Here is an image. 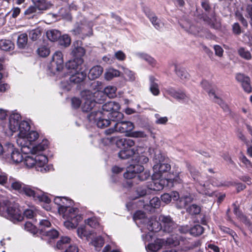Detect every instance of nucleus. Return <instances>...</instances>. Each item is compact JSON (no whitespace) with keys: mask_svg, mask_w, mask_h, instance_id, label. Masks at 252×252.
Instances as JSON below:
<instances>
[{"mask_svg":"<svg viewBox=\"0 0 252 252\" xmlns=\"http://www.w3.org/2000/svg\"><path fill=\"white\" fill-rule=\"evenodd\" d=\"M14 48V44L11 41L6 39L0 40V49L5 51H10Z\"/></svg>","mask_w":252,"mask_h":252,"instance_id":"obj_32","label":"nucleus"},{"mask_svg":"<svg viewBox=\"0 0 252 252\" xmlns=\"http://www.w3.org/2000/svg\"><path fill=\"white\" fill-rule=\"evenodd\" d=\"M28 36L26 33H22L17 39V45L20 48H24L27 45Z\"/></svg>","mask_w":252,"mask_h":252,"instance_id":"obj_36","label":"nucleus"},{"mask_svg":"<svg viewBox=\"0 0 252 252\" xmlns=\"http://www.w3.org/2000/svg\"><path fill=\"white\" fill-rule=\"evenodd\" d=\"M204 20L213 28L218 29L220 27V21L216 17L214 11L211 13L209 16L206 17Z\"/></svg>","mask_w":252,"mask_h":252,"instance_id":"obj_24","label":"nucleus"},{"mask_svg":"<svg viewBox=\"0 0 252 252\" xmlns=\"http://www.w3.org/2000/svg\"><path fill=\"white\" fill-rule=\"evenodd\" d=\"M39 137L38 133L34 130L30 131L23 138L24 143L18 144L21 147L22 152L25 154L31 153L32 154H37L45 150L47 147L46 141L36 146H33L32 142L36 141Z\"/></svg>","mask_w":252,"mask_h":252,"instance_id":"obj_3","label":"nucleus"},{"mask_svg":"<svg viewBox=\"0 0 252 252\" xmlns=\"http://www.w3.org/2000/svg\"><path fill=\"white\" fill-rule=\"evenodd\" d=\"M175 71L176 75L183 81H186L189 78V75L187 70L183 68L175 65Z\"/></svg>","mask_w":252,"mask_h":252,"instance_id":"obj_31","label":"nucleus"},{"mask_svg":"<svg viewBox=\"0 0 252 252\" xmlns=\"http://www.w3.org/2000/svg\"><path fill=\"white\" fill-rule=\"evenodd\" d=\"M104 240L101 236L95 237L92 240L91 243L96 251H99L104 244Z\"/></svg>","mask_w":252,"mask_h":252,"instance_id":"obj_37","label":"nucleus"},{"mask_svg":"<svg viewBox=\"0 0 252 252\" xmlns=\"http://www.w3.org/2000/svg\"><path fill=\"white\" fill-rule=\"evenodd\" d=\"M238 54L241 57L245 60H249L252 58L251 53L244 48H240L238 50Z\"/></svg>","mask_w":252,"mask_h":252,"instance_id":"obj_47","label":"nucleus"},{"mask_svg":"<svg viewBox=\"0 0 252 252\" xmlns=\"http://www.w3.org/2000/svg\"><path fill=\"white\" fill-rule=\"evenodd\" d=\"M5 149L4 157L9 162L14 164L22 162L24 159L23 155L18 149L15 148L12 144L6 143Z\"/></svg>","mask_w":252,"mask_h":252,"instance_id":"obj_11","label":"nucleus"},{"mask_svg":"<svg viewBox=\"0 0 252 252\" xmlns=\"http://www.w3.org/2000/svg\"><path fill=\"white\" fill-rule=\"evenodd\" d=\"M117 121L118 122L115 124L113 128H109L105 131V133L106 135H110L116 131L124 133L123 122L121 120Z\"/></svg>","mask_w":252,"mask_h":252,"instance_id":"obj_29","label":"nucleus"},{"mask_svg":"<svg viewBox=\"0 0 252 252\" xmlns=\"http://www.w3.org/2000/svg\"><path fill=\"white\" fill-rule=\"evenodd\" d=\"M0 215L14 222L23 219V212L18 206L8 202H0Z\"/></svg>","mask_w":252,"mask_h":252,"instance_id":"obj_6","label":"nucleus"},{"mask_svg":"<svg viewBox=\"0 0 252 252\" xmlns=\"http://www.w3.org/2000/svg\"><path fill=\"white\" fill-rule=\"evenodd\" d=\"M37 53L39 56L41 57H46L49 55L50 50L47 47L42 46L37 49Z\"/></svg>","mask_w":252,"mask_h":252,"instance_id":"obj_48","label":"nucleus"},{"mask_svg":"<svg viewBox=\"0 0 252 252\" xmlns=\"http://www.w3.org/2000/svg\"><path fill=\"white\" fill-rule=\"evenodd\" d=\"M159 220L161 221V224L159 223L160 229L161 227H163L164 230L168 232L172 231L174 228L175 224L171 220V218L168 216H160L159 218Z\"/></svg>","mask_w":252,"mask_h":252,"instance_id":"obj_18","label":"nucleus"},{"mask_svg":"<svg viewBox=\"0 0 252 252\" xmlns=\"http://www.w3.org/2000/svg\"><path fill=\"white\" fill-rule=\"evenodd\" d=\"M120 105L115 101H109L102 107V110H94L88 115V118L90 122L96 123L98 127L103 128L110 124V119L112 121L121 120L124 117L123 113L119 112Z\"/></svg>","mask_w":252,"mask_h":252,"instance_id":"obj_1","label":"nucleus"},{"mask_svg":"<svg viewBox=\"0 0 252 252\" xmlns=\"http://www.w3.org/2000/svg\"><path fill=\"white\" fill-rule=\"evenodd\" d=\"M25 184L19 181H14L11 183V188L19 193L22 194L23 192V188Z\"/></svg>","mask_w":252,"mask_h":252,"instance_id":"obj_35","label":"nucleus"},{"mask_svg":"<svg viewBox=\"0 0 252 252\" xmlns=\"http://www.w3.org/2000/svg\"><path fill=\"white\" fill-rule=\"evenodd\" d=\"M146 148V151L143 154H140L137 158H134V160L136 161V163H138L140 164H144L146 163L149 161V158L147 157V153L148 149L146 147H144Z\"/></svg>","mask_w":252,"mask_h":252,"instance_id":"obj_39","label":"nucleus"},{"mask_svg":"<svg viewBox=\"0 0 252 252\" xmlns=\"http://www.w3.org/2000/svg\"><path fill=\"white\" fill-rule=\"evenodd\" d=\"M85 222L91 227L97 229L98 232L103 230V226L100 225L98 219L95 217H91L85 220Z\"/></svg>","mask_w":252,"mask_h":252,"instance_id":"obj_22","label":"nucleus"},{"mask_svg":"<svg viewBox=\"0 0 252 252\" xmlns=\"http://www.w3.org/2000/svg\"><path fill=\"white\" fill-rule=\"evenodd\" d=\"M210 97L216 103H220L221 102V99L218 97L213 90H211L208 93Z\"/></svg>","mask_w":252,"mask_h":252,"instance_id":"obj_62","label":"nucleus"},{"mask_svg":"<svg viewBox=\"0 0 252 252\" xmlns=\"http://www.w3.org/2000/svg\"><path fill=\"white\" fill-rule=\"evenodd\" d=\"M154 161L156 164L153 166L154 173L152 178L159 179L164 173L170 171L171 166L168 163V159L163 157L160 153L155 155Z\"/></svg>","mask_w":252,"mask_h":252,"instance_id":"obj_7","label":"nucleus"},{"mask_svg":"<svg viewBox=\"0 0 252 252\" xmlns=\"http://www.w3.org/2000/svg\"><path fill=\"white\" fill-rule=\"evenodd\" d=\"M133 220L137 224H143L146 226L147 229L151 232L146 235L143 239L145 241H150L152 240L154 232L158 231L160 228L159 222L155 219L150 220L145 217V214L141 211H137L133 216Z\"/></svg>","mask_w":252,"mask_h":252,"instance_id":"obj_4","label":"nucleus"},{"mask_svg":"<svg viewBox=\"0 0 252 252\" xmlns=\"http://www.w3.org/2000/svg\"><path fill=\"white\" fill-rule=\"evenodd\" d=\"M165 244H168L170 245H172L176 246L179 245L180 243L178 240H174L172 238H168L166 241L163 239H157L155 241L154 243L149 244L146 247V248L149 251L156 252L159 250Z\"/></svg>","mask_w":252,"mask_h":252,"instance_id":"obj_13","label":"nucleus"},{"mask_svg":"<svg viewBox=\"0 0 252 252\" xmlns=\"http://www.w3.org/2000/svg\"><path fill=\"white\" fill-rule=\"evenodd\" d=\"M83 63L82 58H77L69 61L66 63V67L70 70H73L74 71H80L81 69V66Z\"/></svg>","mask_w":252,"mask_h":252,"instance_id":"obj_20","label":"nucleus"},{"mask_svg":"<svg viewBox=\"0 0 252 252\" xmlns=\"http://www.w3.org/2000/svg\"><path fill=\"white\" fill-rule=\"evenodd\" d=\"M150 80V90L152 94L154 95H158L159 94V86L158 80L153 76L149 77Z\"/></svg>","mask_w":252,"mask_h":252,"instance_id":"obj_27","label":"nucleus"},{"mask_svg":"<svg viewBox=\"0 0 252 252\" xmlns=\"http://www.w3.org/2000/svg\"><path fill=\"white\" fill-rule=\"evenodd\" d=\"M103 71V67L100 65L93 66L89 71L88 77L90 79L94 80L98 78Z\"/></svg>","mask_w":252,"mask_h":252,"instance_id":"obj_25","label":"nucleus"},{"mask_svg":"<svg viewBox=\"0 0 252 252\" xmlns=\"http://www.w3.org/2000/svg\"><path fill=\"white\" fill-rule=\"evenodd\" d=\"M60 43L64 46H67L70 43V38L67 34H64L60 37Z\"/></svg>","mask_w":252,"mask_h":252,"instance_id":"obj_56","label":"nucleus"},{"mask_svg":"<svg viewBox=\"0 0 252 252\" xmlns=\"http://www.w3.org/2000/svg\"><path fill=\"white\" fill-rule=\"evenodd\" d=\"M85 26L82 25L81 27L77 26L72 31L73 34L74 35H78L82 33L83 34H86L87 36H90L93 34V31L92 29L89 28V32L88 33H86L84 32Z\"/></svg>","mask_w":252,"mask_h":252,"instance_id":"obj_40","label":"nucleus"},{"mask_svg":"<svg viewBox=\"0 0 252 252\" xmlns=\"http://www.w3.org/2000/svg\"><path fill=\"white\" fill-rule=\"evenodd\" d=\"M203 231L204 229L202 226L200 225H196L190 229V233L193 236H198L202 234Z\"/></svg>","mask_w":252,"mask_h":252,"instance_id":"obj_44","label":"nucleus"},{"mask_svg":"<svg viewBox=\"0 0 252 252\" xmlns=\"http://www.w3.org/2000/svg\"><path fill=\"white\" fill-rule=\"evenodd\" d=\"M128 136L134 138H146L147 135L143 131H133L130 132Z\"/></svg>","mask_w":252,"mask_h":252,"instance_id":"obj_52","label":"nucleus"},{"mask_svg":"<svg viewBox=\"0 0 252 252\" xmlns=\"http://www.w3.org/2000/svg\"><path fill=\"white\" fill-rule=\"evenodd\" d=\"M77 234L81 238H86L88 240L89 236L84 226H81L78 228Z\"/></svg>","mask_w":252,"mask_h":252,"instance_id":"obj_58","label":"nucleus"},{"mask_svg":"<svg viewBox=\"0 0 252 252\" xmlns=\"http://www.w3.org/2000/svg\"><path fill=\"white\" fill-rule=\"evenodd\" d=\"M85 51L84 49L81 47H78L74 49L72 52V55L74 58H81L84 55Z\"/></svg>","mask_w":252,"mask_h":252,"instance_id":"obj_45","label":"nucleus"},{"mask_svg":"<svg viewBox=\"0 0 252 252\" xmlns=\"http://www.w3.org/2000/svg\"><path fill=\"white\" fill-rule=\"evenodd\" d=\"M149 19L156 29H160L163 27V24L155 15L149 16Z\"/></svg>","mask_w":252,"mask_h":252,"instance_id":"obj_46","label":"nucleus"},{"mask_svg":"<svg viewBox=\"0 0 252 252\" xmlns=\"http://www.w3.org/2000/svg\"><path fill=\"white\" fill-rule=\"evenodd\" d=\"M22 194L32 198L35 201L49 203L50 199L41 190L29 185H26L23 188Z\"/></svg>","mask_w":252,"mask_h":252,"instance_id":"obj_9","label":"nucleus"},{"mask_svg":"<svg viewBox=\"0 0 252 252\" xmlns=\"http://www.w3.org/2000/svg\"><path fill=\"white\" fill-rule=\"evenodd\" d=\"M246 11L248 15V17L250 18V23L252 27V5L249 4L246 8Z\"/></svg>","mask_w":252,"mask_h":252,"instance_id":"obj_64","label":"nucleus"},{"mask_svg":"<svg viewBox=\"0 0 252 252\" xmlns=\"http://www.w3.org/2000/svg\"><path fill=\"white\" fill-rule=\"evenodd\" d=\"M51 225L50 222L47 220H42L39 222V231L41 234H44V231L46 228H49Z\"/></svg>","mask_w":252,"mask_h":252,"instance_id":"obj_42","label":"nucleus"},{"mask_svg":"<svg viewBox=\"0 0 252 252\" xmlns=\"http://www.w3.org/2000/svg\"><path fill=\"white\" fill-rule=\"evenodd\" d=\"M35 215V212L32 209H27L24 212V216L27 218L31 219Z\"/></svg>","mask_w":252,"mask_h":252,"instance_id":"obj_63","label":"nucleus"},{"mask_svg":"<svg viewBox=\"0 0 252 252\" xmlns=\"http://www.w3.org/2000/svg\"><path fill=\"white\" fill-rule=\"evenodd\" d=\"M39 153L38 155L33 157L32 156L25 155L24 156V159L22 162L28 168H32L35 166L37 170H40L42 172L45 170L44 168L48 161L47 157Z\"/></svg>","mask_w":252,"mask_h":252,"instance_id":"obj_8","label":"nucleus"},{"mask_svg":"<svg viewBox=\"0 0 252 252\" xmlns=\"http://www.w3.org/2000/svg\"><path fill=\"white\" fill-rule=\"evenodd\" d=\"M144 170L143 166L138 163L131 164L127 167L126 172L124 174V177L127 179H133L139 173Z\"/></svg>","mask_w":252,"mask_h":252,"instance_id":"obj_16","label":"nucleus"},{"mask_svg":"<svg viewBox=\"0 0 252 252\" xmlns=\"http://www.w3.org/2000/svg\"><path fill=\"white\" fill-rule=\"evenodd\" d=\"M37 8L33 5L30 6L24 12V15L30 18L36 11Z\"/></svg>","mask_w":252,"mask_h":252,"instance_id":"obj_57","label":"nucleus"},{"mask_svg":"<svg viewBox=\"0 0 252 252\" xmlns=\"http://www.w3.org/2000/svg\"><path fill=\"white\" fill-rule=\"evenodd\" d=\"M137 178L141 181L147 180L150 176V173L149 171H142L137 175Z\"/></svg>","mask_w":252,"mask_h":252,"instance_id":"obj_59","label":"nucleus"},{"mask_svg":"<svg viewBox=\"0 0 252 252\" xmlns=\"http://www.w3.org/2000/svg\"><path fill=\"white\" fill-rule=\"evenodd\" d=\"M40 36L41 32L38 29L31 31L29 33L30 38L33 41L37 40Z\"/></svg>","mask_w":252,"mask_h":252,"instance_id":"obj_54","label":"nucleus"},{"mask_svg":"<svg viewBox=\"0 0 252 252\" xmlns=\"http://www.w3.org/2000/svg\"><path fill=\"white\" fill-rule=\"evenodd\" d=\"M187 211L191 215L199 214L201 211V208L196 204H192L187 208Z\"/></svg>","mask_w":252,"mask_h":252,"instance_id":"obj_43","label":"nucleus"},{"mask_svg":"<svg viewBox=\"0 0 252 252\" xmlns=\"http://www.w3.org/2000/svg\"><path fill=\"white\" fill-rule=\"evenodd\" d=\"M165 92L167 94L178 100H184L187 97V95L184 92L180 90H176L172 88L166 89Z\"/></svg>","mask_w":252,"mask_h":252,"instance_id":"obj_21","label":"nucleus"},{"mask_svg":"<svg viewBox=\"0 0 252 252\" xmlns=\"http://www.w3.org/2000/svg\"><path fill=\"white\" fill-rule=\"evenodd\" d=\"M102 141L105 145H107L116 142L118 147L120 148L124 147V149H130L134 145V142L132 139L129 138L119 139L118 137L104 138Z\"/></svg>","mask_w":252,"mask_h":252,"instance_id":"obj_12","label":"nucleus"},{"mask_svg":"<svg viewBox=\"0 0 252 252\" xmlns=\"http://www.w3.org/2000/svg\"><path fill=\"white\" fill-rule=\"evenodd\" d=\"M242 86L244 91L248 93L252 91V88L250 85V79H246V81L242 83Z\"/></svg>","mask_w":252,"mask_h":252,"instance_id":"obj_61","label":"nucleus"},{"mask_svg":"<svg viewBox=\"0 0 252 252\" xmlns=\"http://www.w3.org/2000/svg\"><path fill=\"white\" fill-rule=\"evenodd\" d=\"M43 236H46L50 239H55L59 236L58 231L54 229L50 230H46L44 231V234H42Z\"/></svg>","mask_w":252,"mask_h":252,"instance_id":"obj_51","label":"nucleus"},{"mask_svg":"<svg viewBox=\"0 0 252 252\" xmlns=\"http://www.w3.org/2000/svg\"><path fill=\"white\" fill-rule=\"evenodd\" d=\"M24 228L26 231L32 234H35L37 232V230L35 226L30 221H27L25 223Z\"/></svg>","mask_w":252,"mask_h":252,"instance_id":"obj_53","label":"nucleus"},{"mask_svg":"<svg viewBox=\"0 0 252 252\" xmlns=\"http://www.w3.org/2000/svg\"><path fill=\"white\" fill-rule=\"evenodd\" d=\"M61 215H62L64 219L72 220L78 223L83 219L82 216L79 213V210L76 208H72L71 206L67 207Z\"/></svg>","mask_w":252,"mask_h":252,"instance_id":"obj_15","label":"nucleus"},{"mask_svg":"<svg viewBox=\"0 0 252 252\" xmlns=\"http://www.w3.org/2000/svg\"><path fill=\"white\" fill-rule=\"evenodd\" d=\"M156 120L155 123L158 125H164L168 121V118L166 117H159L158 114L155 115Z\"/></svg>","mask_w":252,"mask_h":252,"instance_id":"obj_60","label":"nucleus"},{"mask_svg":"<svg viewBox=\"0 0 252 252\" xmlns=\"http://www.w3.org/2000/svg\"><path fill=\"white\" fill-rule=\"evenodd\" d=\"M70 239L68 237H63L58 241L57 243V248L58 249H63L66 248L70 243Z\"/></svg>","mask_w":252,"mask_h":252,"instance_id":"obj_41","label":"nucleus"},{"mask_svg":"<svg viewBox=\"0 0 252 252\" xmlns=\"http://www.w3.org/2000/svg\"><path fill=\"white\" fill-rule=\"evenodd\" d=\"M33 5L39 11H44L50 8L52 4L46 0H31Z\"/></svg>","mask_w":252,"mask_h":252,"instance_id":"obj_23","label":"nucleus"},{"mask_svg":"<svg viewBox=\"0 0 252 252\" xmlns=\"http://www.w3.org/2000/svg\"><path fill=\"white\" fill-rule=\"evenodd\" d=\"M196 180L199 184V187H198V190H199V192L203 194L210 196L211 195V193H210L209 191L206 189L205 188V184L203 183V182H202L200 179L197 178Z\"/></svg>","mask_w":252,"mask_h":252,"instance_id":"obj_50","label":"nucleus"},{"mask_svg":"<svg viewBox=\"0 0 252 252\" xmlns=\"http://www.w3.org/2000/svg\"><path fill=\"white\" fill-rule=\"evenodd\" d=\"M123 70V74L125 76L126 80L130 82L135 81L136 79L135 73L128 68L122 67Z\"/></svg>","mask_w":252,"mask_h":252,"instance_id":"obj_38","label":"nucleus"},{"mask_svg":"<svg viewBox=\"0 0 252 252\" xmlns=\"http://www.w3.org/2000/svg\"><path fill=\"white\" fill-rule=\"evenodd\" d=\"M153 185H151V188H150L151 189L154 190H160L163 189L164 186L166 185L167 186H169V183L172 182V180L169 179L167 180L166 179H154L153 178Z\"/></svg>","mask_w":252,"mask_h":252,"instance_id":"obj_19","label":"nucleus"},{"mask_svg":"<svg viewBox=\"0 0 252 252\" xmlns=\"http://www.w3.org/2000/svg\"><path fill=\"white\" fill-rule=\"evenodd\" d=\"M124 127V132L128 133V134L132 132V130L134 128L133 124L129 121H122Z\"/></svg>","mask_w":252,"mask_h":252,"instance_id":"obj_49","label":"nucleus"},{"mask_svg":"<svg viewBox=\"0 0 252 252\" xmlns=\"http://www.w3.org/2000/svg\"><path fill=\"white\" fill-rule=\"evenodd\" d=\"M69 77L70 82L74 84H77L81 82L86 78V74L82 71H74Z\"/></svg>","mask_w":252,"mask_h":252,"instance_id":"obj_26","label":"nucleus"},{"mask_svg":"<svg viewBox=\"0 0 252 252\" xmlns=\"http://www.w3.org/2000/svg\"><path fill=\"white\" fill-rule=\"evenodd\" d=\"M66 220L64 222V226L68 229H71L76 228L78 224V222L74 221L72 220L65 219Z\"/></svg>","mask_w":252,"mask_h":252,"instance_id":"obj_55","label":"nucleus"},{"mask_svg":"<svg viewBox=\"0 0 252 252\" xmlns=\"http://www.w3.org/2000/svg\"><path fill=\"white\" fill-rule=\"evenodd\" d=\"M104 78L107 81L111 80L114 77H118L120 75V72L119 70L113 68H109L106 69L104 73Z\"/></svg>","mask_w":252,"mask_h":252,"instance_id":"obj_30","label":"nucleus"},{"mask_svg":"<svg viewBox=\"0 0 252 252\" xmlns=\"http://www.w3.org/2000/svg\"><path fill=\"white\" fill-rule=\"evenodd\" d=\"M136 55L139 58H141L147 62L151 66L153 67L157 66L158 63L157 61L151 56L143 53H137Z\"/></svg>","mask_w":252,"mask_h":252,"instance_id":"obj_28","label":"nucleus"},{"mask_svg":"<svg viewBox=\"0 0 252 252\" xmlns=\"http://www.w3.org/2000/svg\"><path fill=\"white\" fill-rule=\"evenodd\" d=\"M21 116L18 113L11 114L9 118V129L11 132L19 131L17 143L18 144L24 143L23 138L30 131V126L27 121H23L19 123Z\"/></svg>","mask_w":252,"mask_h":252,"instance_id":"obj_2","label":"nucleus"},{"mask_svg":"<svg viewBox=\"0 0 252 252\" xmlns=\"http://www.w3.org/2000/svg\"><path fill=\"white\" fill-rule=\"evenodd\" d=\"M147 149L144 147H138L134 150L133 149H124L119 153V157L122 159H127L129 157H132V160H134V158H137L140 154L144 153Z\"/></svg>","mask_w":252,"mask_h":252,"instance_id":"obj_14","label":"nucleus"},{"mask_svg":"<svg viewBox=\"0 0 252 252\" xmlns=\"http://www.w3.org/2000/svg\"><path fill=\"white\" fill-rule=\"evenodd\" d=\"M61 35L60 31L56 30H50L46 32L48 39L52 42L57 41L61 37Z\"/></svg>","mask_w":252,"mask_h":252,"instance_id":"obj_33","label":"nucleus"},{"mask_svg":"<svg viewBox=\"0 0 252 252\" xmlns=\"http://www.w3.org/2000/svg\"><path fill=\"white\" fill-rule=\"evenodd\" d=\"M63 68V54L60 51H56L53 55L49 69L54 75H56L57 77L60 78L63 74L62 72Z\"/></svg>","mask_w":252,"mask_h":252,"instance_id":"obj_10","label":"nucleus"},{"mask_svg":"<svg viewBox=\"0 0 252 252\" xmlns=\"http://www.w3.org/2000/svg\"><path fill=\"white\" fill-rule=\"evenodd\" d=\"M54 202L58 206V212L60 214L63 212L67 207L73 204V202L71 199H68L64 197H56L54 198Z\"/></svg>","mask_w":252,"mask_h":252,"instance_id":"obj_17","label":"nucleus"},{"mask_svg":"<svg viewBox=\"0 0 252 252\" xmlns=\"http://www.w3.org/2000/svg\"><path fill=\"white\" fill-rule=\"evenodd\" d=\"M81 95L82 98V110L88 112L91 111L96 105V101L100 102L103 98H99L103 96L102 92L96 90L94 92H91L90 90H84L81 92Z\"/></svg>","mask_w":252,"mask_h":252,"instance_id":"obj_5","label":"nucleus"},{"mask_svg":"<svg viewBox=\"0 0 252 252\" xmlns=\"http://www.w3.org/2000/svg\"><path fill=\"white\" fill-rule=\"evenodd\" d=\"M117 90V88L115 86H108L104 89V93L102 92L103 94V96L101 97L99 96V98H103L104 99L103 97L105 96L104 94H106L109 97L113 98L116 96Z\"/></svg>","mask_w":252,"mask_h":252,"instance_id":"obj_34","label":"nucleus"}]
</instances>
